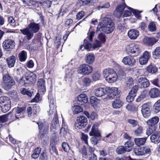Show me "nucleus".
<instances>
[{"label": "nucleus", "instance_id": "nucleus-25", "mask_svg": "<svg viewBox=\"0 0 160 160\" xmlns=\"http://www.w3.org/2000/svg\"><path fill=\"white\" fill-rule=\"evenodd\" d=\"M6 61L9 68H12L14 66L16 58L14 56H12L7 59Z\"/></svg>", "mask_w": 160, "mask_h": 160}, {"label": "nucleus", "instance_id": "nucleus-4", "mask_svg": "<svg viewBox=\"0 0 160 160\" xmlns=\"http://www.w3.org/2000/svg\"><path fill=\"white\" fill-rule=\"evenodd\" d=\"M103 75L107 81L110 83L115 82L118 78L117 74L114 70L109 68L103 70Z\"/></svg>", "mask_w": 160, "mask_h": 160}, {"label": "nucleus", "instance_id": "nucleus-35", "mask_svg": "<svg viewBox=\"0 0 160 160\" xmlns=\"http://www.w3.org/2000/svg\"><path fill=\"white\" fill-rule=\"evenodd\" d=\"M41 150V148L38 147L34 149L33 153L32 154V158L34 159H36L38 158Z\"/></svg>", "mask_w": 160, "mask_h": 160}, {"label": "nucleus", "instance_id": "nucleus-48", "mask_svg": "<svg viewBox=\"0 0 160 160\" xmlns=\"http://www.w3.org/2000/svg\"><path fill=\"white\" fill-rule=\"evenodd\" d=\"M102 43L98 40L96 39L92 45L93 49H95L101 47Z\"/></svg>", "mask_w": 160, "mask_h": 160}, {"label": "nucleus", "instance_id": "nucleus-5", "mask_svg": "<svg viewBox=\"0 0 160 160\" xmlns=\"http://www.w3.org/2000/svg\"><path fill=\"white\" fill-rule=\"evenodd\" d=\"M95 32L94 31L90 32L86 38L84 40L83 43L82 45L80 46V48L83 47L84 48L88 51H90L93 49L92 48V38L94 36Z\"/></svg>", "mask_w": 160, "mask_h": 160}, {"label": "nucleus", "instance_id": "nucleus-16", "mask_svg": "<svg viewBox=\"0 0 160 160\" xmlns=\"http://www.w3.org/2000/svg\"><path fill=\"white\" fill-rule=\"evenodd\" d=\"M150 57V53L147 51H145L143 54L139 58V62L140 64L142 65L146 64Z\"/></svg>", "mask_w": 160, "mask_h": 160}, {"label": "nucleus", "instance_id": "nucleus-57", "mask_svg": "<svg viewBox=\"0 0 160 160\" xmlns=\"http://www.w3.org/2000/svg\"><path fill=\"white\" fill-rule=\"evenodd\" d=\"M85 13L83 11H80L77 14L76 18L78 20H80L84 16Z\"/></svg>", "mask_w": 160, "mask_h": 160}, {"label": "nucleus", "instance_id": "nucleus-55", "mask_svg": "<svg viewBox=\"0 0 160 160\" xmlns=\"http://www.w3.org/2000/svg\"><path fill=\"white\" fill-rule=\"evenodd\" d=\"M99 137H96L93 136L91 138V142L94 145H96L98 144L99 140L98 138Z\"/></svg>", "mask_w": 160, "mask_h": 160}, {"label": "nucleus", "instance_id": "nucleus-37", "mask_svg": "<svg viewBox=\"0 0 160 160\" xmlns=\"http://www.w3.org/2000/svg\"><path fill=\"white\" fill-rule=\"evenodd\" d=\"M128 149H126L124 147L121 146H119L116 150V152L119 155H121L127 152Z\"/></svg>", "mask_w": 160, "mask_h": 160}, {"label": "nucleus", "instance_id": "nucleus-28", "mask_svg": "<svg viewBox=\"0 0 160 160\" xmlns=\"http://www.w3.org/2000/svg\"><path fill=\"white\" fill-rule=\"evenodd\" d=\"M147 70L149 73L152 74L158 72L157 67L152 64H150L147 67Z\"/></svg>", "mask_w": 160, "mask_h": 160}, {"label": "nucleus", "instance_id": "nucleus-32", "mask_svg": "<svg viewBox=\"0 0 160 160\" xmlns=\"http://www.w3.org/2000/svg\"><path fill=\"white\" fill-rule=\"evenodd\" d=\"M153 57L155 59L160 58V47H157L152 52Z\"/></svg>", "mask_w": 160, "mask_h": 160}, {"label": "nucleus", "instance_id": "nucleus-11", "mask_svg": "<svg viewBox=\"0 0 160 160\" xmlns=\"http://www.w3.org/2000/svg\"><path fill=\"white\" fill-rule=\"evenodd\" d=\"M11 102L8 98L6 96L0 97V106L5 107V110H9L11 108Z\"/></svg>", "mask_w": 160, "mask_h": 160}, {"label": "nucleus", "instance_id": "nucleus-9", "mask_svg": "<svg viewBox=\"0 0 160 160\" xmlns=\"http://www.w3.org/2000/svg\"><path fill=\"white\" fill-rule=\"evenodd\" d=\"M15 46V42L12 39H7L3 42V49L7 51H10Z\"/></svg>", "mask_w": 160, "mask_h": 160}, {"label": "nucleus", "instance_id": "nucleus-38", "mask_svg": "<svg viewBox=\"0 0 160 160\" xmlns=\"http://www.w3.org/2000/svg\"><path fill=\"white\" fill-rule=\"evenodd\" d=\"M149 128H147L146 131V134L148 136H149L153 134L155 132H156V127L155 125L149 126Z\"/></svg>", "mask_w": 160, "mask_h": 160}, {"label": "nucleus", "instance_id": "nucleus-19", "mask_svg": "<svg viewBox=\"0 0 160 160\" xmlns=\"http://www.w3.org/2000/svg\"><path fill=\"white\" fill-rule=\"evenodd\" d=\"M77 103L81 105L84 104L88 102V98L87 96L85 94H81L78 96L77 98Z\"/></svg>", "mask_w": 160, "mask_h": 160}, {"label": "nucleus", "instance_id": "nucleus-26", "mask_svg": "<svg viewBox=\"0 0 160 160\" xmlns=\"http://www.w3.org/2000/svg\"><path fill=\"white\" fill-rule=\"evenodd\" d=\"M123 102L119 99L114 100L112 103V106L115 109H119L122 106Z\"/></svg>", "mask_w": 160, "mask_h": 160}, {"label": "nucleus", "instance_id": "nucleus-47", "mask_svg": "<svg viewBox=\"0 0 160 160\" xmlns=\"http://www.w3.org/2000/svg\"><path fill=\"white\" fill-rule=\"evenodd\" d=\"M143 128L142 127L139 126L134 132V135L137 136H140L142 133Z\"/></svg>", "mask_w": 160, "mask_h": 160}, {"label": "nucleus", "instance_id": "nucleus-61", "mask_svg": "<svg viewBox=\"0 0 160 160\" xmlns=\"http://www.w3.org/2000/svg\"><path fill=\"white\" fill-rule=\"evenodd\" d=\"M150 85V83L149 81L147 79H145L143 83L141 85L142 87L143 88H147Z\"/></svg>", "mask_w": 160, "mask_h": 160}, {"label": "nucleus", "instance_id": "nucleus-27", "mask_svg": "<svg viewBox=\"0 0 160 160\" xmlns=\"http://www.w3.org/2000/svg\"><path fill=\"white\" fill-rule=\"evenodd\" d=\"M27 79L28 80L29 83L35 82L36 80V75L32 72H28L26 73Z\"/></svg>", "mask_w": 160, "mask_h": 160}, {"label": "nucleus", "instance_id": "nucleus-45", "mask_svg": "<svg viewBox=\"0 0 160 160\" xmlns=\"http://www.w3.org/2000/svg\"><path fill=\"white\" fill-rule=\"evenodd\" d=\"M149 30L151 32H154L156 30V24L154 22H150L148 27Z\"/></svg>", "mask_w": 160, "mask_h": 160}, {"label": "nucleus", "instance_id": "nucleus-60", "mask_svg": "<svg viewBox=\"0 0 160 160\" xmlns=\"http://www.w3.org/2000/svg\"><path fill=\"white\" fill-rule=\"evenodd\" d=\"M96 99L97 98L94 96H92L90 98V102L91 105L94 108H95V105H94V103Z\"/></svg>", "mask_w": 160, "mask_h": 160}, {"label": "nucleus", "instance_id": "nucleus-36", "mask_svg": "<svg viewBox=\"0 0 160 160\" xmlns=\"http://www.w3.org/2000/svg\"><path fill=\"white\" fill-rule=\"evenodd\" d=\"M84 113L88 118H90L92 120H93L97 118V113L95 111L92 112L91 114L90 115L89 113L86 111H84Z\"/></svg>", "mask_w": 160, "mask_h": 160}, {"label": "nucleus", "instance_id": "nucleus-17", "mask_svg": "<svg viewBox=\"0 0 160 160\" xmlns=\"http://www.w3.org/2000/svg\"><path fill=\"white\" fill-rule=\"evenodd\" d=\"M95 95L98 97H101L107 93V88H98L94 90Z\"/></svg>", "mask_w": 160, "mask_h": 160}, {"label": "nucleus", "instance_id": "nucleus-1", "mask_svg": "<svg viewBox=\"0 0 160 160\" xmlns=\"http://www.w3.org/2000/svg\"><path fill=\"white\" fill-rule=\"evenodd\" d=\"M115 28L114 23L109 15L106 16L102 22H99L98 25L97 31H102L107 34L112 32Z\"/></svg>", "mask_w": 160, "mask_h": 160}, {"label": "nucleus", "instance_id": "nucleus-12", "mask_svg": "<svg viewBox=\"0 0 160 160\" xmlns=\"http://www.w3.org/2000/svg\"><path fill=\"white\" fill-rule=\"evenodd\" d=\"M37 123L40 129L39 135L41 138H42L48 132L49 126L47 123H42L40 122H38Z\"/></svg>", "mask_w": 160, "mask_h": 160}, {"label": "nucleus", "instance_id": "nucleus-14", "mask_svg": "<svg viewBox=\"0 0 160 160\" xmlns=\"http://www.w3.org/2000/svg\"><path fill=\"white\" fill-rule=\"evenodd\" d=\"M98 123L97 122H95L93 124L91 130L89 132L90 136L97 137H101V132L98 129Z\"/></svg>", "mask_w": 160, "mask_h": 160}, {"label": "nucleus", "instance_id": "nucleus-33", "mask_svg": "<svg viewBox=\"0 0 160 160\" xmlns=\"http://www.w3.org/2000/svg\"><path fill=\"white\" fill-rule=\"evenodd\" d=\"M56 141V138L55 136H52L51 138L50 146L52 148V150L55 153L57 152L56 149L54 146Z\"/></svg>", "mask_w": 160, "mask_h": 160}, {"label": "nucleus", "instance_id": "nucleus-24", "mask_svg": "<svg viewBox=\"0 0 160 160\" xmlns=\"http://www.w3.org/2000/svg\"><path fill=\"white\" fill-rule=\"evenodd\" d=\"M95 57L93 54L88 53L86 55L85 60L88 64H91L94 61Z\"/></svg>", "mask_w": 160, "mask_h": 160}, {"label": "nucleus", "instance_id": "nucleus-64", "mask_svg": "<svg viewBox=\"0 0 160 160\" xmlns=\"http://www.w3.org/2000/svg\"><path fill=\"white\" fill-rule=\"evenodd\" d=\"M128 122L129 123L133 125V127L136 126L138 124V122L133 119H128Z\"/></svg>", "mask_w": 160, "mask_h": 160}, {"label": "nucleus", "instance_id": "nucleus-41", "mask_svg": "<svg viewBox=\"0 0 160 160\" xmlns=\"http://www.w3.org/2000/svg\"><path fill=\"white\" fill-rule=\"evenodd\" d=\"M133 143L130 141H127L125 144V147L126 149H128V152H129L131 151L133 147Z\"/></svg>", "mask_w": 160, "mask_h": 160}, {"label": "nucleus", "instance_id": "nucleus-21", "mask_svg": "<svg viewBox=\"0 0 160 160\" xmlns=\"http://www.w3.org/2000/svg\"><path fill=\"white\" fill-rule=\"evenodd\" d=\"M151 141L155 143H158L160 142V132H155L150 137Z\"/></svg>", "mask_w": 160, "mask_h": 160}, {"label": "nucleus", "instance_id": "nucleus-56", "mask_svg": "<svg viewBox=\"0 0 160 160\" xmlns=\"http://www.w3.org/2000/svg\"><path fill=\"white\" fill-rule=\"evenodd\" d=\"M47 158L48 157L46 152H45L43 151L40 155L39 159L40 160H47Z\"/></svg>", "mask_w": 160, "mask_h": 160}, {"label": "nucleus", "instance_id": "nucleus-15", "mask_svg": "<svg viewBox=\"0 0 160 160\" xmlns=\"http://www.w3.org/2000/svg\"><path fill=\"white\" fill-rule=\"evenodd\" d=\"M126 7H127L128 8V7L126 5L124 2L122 4L118 5L114 11L115 15L118 18L121 17L123 11Z\"/></svg>", "mask_w": 160, "mask_h": 160}, {"label": "nucleus", "instance_id": "nucleus-59", "mask_svg": "<svg viewBox=\"0 0 160 160\" xmlns=\"http://www.w3.org/2000/svg\"><path fill=\"white\" fill-rule=\"evenodd\" d=\"M143 117L145 118H148L150 115V111H141Z\"/></svg>", "mask_w": 160, "mask_h": 160}, {"label": "nucleus", "instance_id": "nucleus-30", "mask_svg": "<svg viewBox=\"0 0 160 160\" xmlns=\"http://www.w3.org/2000/svg\"><path fill=\"white\" fill-rule=\"evenodd\" d=\"M159 119L158 117H154L148 120L147 123L149 126L155 125L159 121Z\"/></svg>", "mask_w": 160, "mask_h": 160}, {"label": "nucleus", "instance_id": "nucleus-29", "mask_svg": "<svg viewBox=\"0 0 160 160\" xmlns=\"http://www.w3.org/2000/svg\"><path fill=\"white\" fill-rule=\"evenodd\" d=\"M147 138H136L134 139L135 143L138 146L142 145L144 144L147 140Z\"/></svg>", "mask_w": 160, "mask_h": 160}, {"label": "nucleus", "instance_id": "nucleus-51", "mask_svg": "<svg viewBox=\"0 0 160 160\" xmlns=\"http://www.w3.org/2000/svg\"><path fill=\"white\" fill-rule=\"evenodd\" d=\"M147 92L146 91H144L142 92L141 94L137 99L138 102H139L145 98L147 95Z\"/></svg>", "mask_w": 160, "mask_h": 160}, {"label": "nucleus", "instance_id": "nucleus-53", "mask_svg": "<svg viewBox=\"0 0 160 160\" xmlns=\"http://www.w3.org/2000/svg\"><path fill=\"white\" fill-rule=\"evenodd\" d=\"M21 92L24 95H27L29 97H31L32 95L31 93L25 88H23L22 89L21 91Z\"/></svg>", "mask_w": 160, "mask_h": 160}, {"label": "nucleus", "instance_id": "nucleus-13", "mask_svg": "<svg viewBox=\"0 0 160 160\" xmlns=\"http://www.w3.org/2000/svg\"><path fill=\"white\" fill-rule=\"evenodd\" d=\"M122 62L125 65L132 67L135 65L136 61L133 57L129 56L124 58L122 60Z\"/></svg>", "mask_w": 160, "mask_h": 160}, {"label": "nucleus", "instance_id": "nucleus-31", "mask_svg": "<svg viewBox=\"0 0 160 160\" xmlns=\"http://www.w3.org/2000/svg\"><path fill=\"white\" fill-rule=\"evenodd\" d=\"M27 58V52L24 51L20 52L18 54V58L21 62L25 61Z\"/></svg>", "mask_w": 160, "mask_h": 160}, {"label": "nucleus", "instance_id": "nucleus-42", "mask_svg": "<svg viewBox=\"0 0 160 160\" xmlns=\"http://www.w3.org/2000/svg\"><path fill=\"white\" fill-rule=\"evenodd\" d=\"M7 94L11 97L14 99H17L18 98V95L17 92L14 91L13 90L8 92Z\"/></svg>", "mask_w": 160, "mask_h": 160}, {"label": "nucleus", "instance_id": "nucleus-18", "mask_svg": "<svg viewBox=\"0 0 160 160\" xmlns=\"http://www.w3.org/2000/svg\"><path fill=\"white\" fill-rule=\"evenodd\" d=\"M45 81L43 78L39 79L38 82V91L42 94L44 93L46 91V87L45 85Z\"/></svg>", "mask_w": 160, "mask_h": 160}, {"label": "nucleus", "instance_id": "nucleus-58", "mask_svg": "<svg viewBox=\"0 0 160 160\" xmlns=\"http://www.w3.org/2000/svg\"><path fill=\"white\" fill-rule=\"evenodd\" d=\"M153 107L155 110H160V99L154 103Z\"/></svg>", "mask_w": 160, "mask_h": 160}, {"label": "nucleus", "instance_id": "nucleus-2", "mask_svg": "<svg viewBox=\"0 0 160 160\" xmlns=\"http://www.w3.org/2000/svg\"><path fill=\"white\" fill-rule=\"evenodd\" d=\"M39 29V24L33 22L29 24L28 27L20 29V31L23 35H26L27 39L29 40L33 37V33L37 32Z\"/></svg>", "mask_w": 160, "mask_h": 160}, {"label": "nucleus", "instance_id": "nucleus-52", "mask_svg": "<svg viewBox=\"0 0 160 160\" xmlns=\"http://www.w3.org/2000/svg\"><path fill=\"white\" fill-rule=\"evenodd\" d=\"M134 84L133 80L131 77H129L126 82V85L127 87H129Z\"/></svg>", "mask_w": 160, "mask_h": 160}, {"label": "nucleus", "instance_id": "nucleus-7", "mask_svg": "<svg viewBox=\"0 0 160 160\" xmlns=\"http://www.w3.org/2000/svg\"><path fill=\"white\" fill-rule=\"evenodd\" d=\"M126 49L127 51L132 54H135L136 56L141 53L139 45L134 43H130L128 45Z\"/></svg>", "mask_w": 160, "mask_h": 160}, {"label": "nucleus", "instance_id": "nucleus-20", "mask_svg": "<svg viewBox=\"0 0 160 160\" xmlns=\"http://www.w3.org/2000/svg\"><path fill=\"white\" fill-rule=\"evenodd\" d=\"M158 41L154 38L145 37L143 40V42L148 46H152Z\"/></svg>", "mask_w": 160, "mask_h": 160}, {"label": "nucleus", "instance_id": "nucleus-54", "mask_svg": "<svg viewBox=\"0 0 160 160\" xmlns=\"http://www.w3.org/2000/svg\"><path fill=\"white\" fill-rule=\"evenodd\" d=\"M126 108L128 110H134L136 109V108L132 102H130L126 106Z\"/></svg>", "mask_w": 160, "mask_h": 160}, {"label": "nucleus", "instance_id": "nucleus-34", "mask_svg": "<svg viewBox=\"0 0 160 160\" xmlns=\"http://www.w3.org/2000/svg\"><path fill=\"white\" fill-rule=\"evenodd\" d=\"M118 88L116 87H112L111 88V93L108 95V97L112 99L114 97L118 94Z\"/></svg>", "mask_w": 160, "mask_h": 160}, {"label": "nucleus", "instance_id": "nucleus-8", "mask_svg": "<svg viewBox=\"0 0 160 160\" xmlns=\"http://www.w3.org/2000/svg\"><path fill=\"white\" fill-rule=\"evenodd\" d=\"M88 120L87 118L85 116H80L77 117V122L75 123V128H84L87 124Z\"/></svg>", "mask_w": 160, "mask_h": 160}, {"label": "nucleus", "instance_id": "nucleus-62", "mask_svg": "<svg viewBox=\"0 0 160 160\" xmlns=\"http://www.w3.org/2000/svg\"><path fill=\"white\" fill-rule=\"evenodd\" d=\"M40 95L39 93H37L35 97L31 100L32 102H38L39 101Z\"/></svg>", "mask_w": 160, "mask_h": 160}, {"label": "nucleus", "instance_id": "nucleus-43", "mask_svg": "<svg viewBox=\"0 0 160 160\" xmlns=\"http://www.w3.org/2000/svg\"><path fill=\"white\" fill-rule=\"evenodd\" d=\"M97 38L102 43L104 44L106 42V36L102 33L98 34Z\"/></svg>", "mask_w": 160, "mask_h": 160}, {"label": "nucleus", "instance_id": "nucleus-3", "mask_svg": "<svg viewBox=\"0 0 160 160\" xmlns=\"http://www.w3.org/2000/svg\"><path fill=\"white\" fill-rule=\"evenodd\" d=\"M15 82L13 78L8 73L4 74L2 82V88L6 91L11 89L12 86L15 85Z\"/></svg>", "mask_w": 160, "mask_h": 160}, {"label": "nucleus", "instance_id": "nucleus-50", "mask_svg": "<svg viewBox=\"0 0 160 160\" xmlns=\"http://www.w3.org/2000/svg\"><path fill=\"white\" fill-rule=\"evenodd\" d=\"M62 147L63 150L65 152H68L70 148L68 144L66 142H63L62 144Z\"/></svg>", "mask_w": 160, "mask_h": 160}, {"label": "nucleus", "instance_id": "nucleus-22", "mask_svg": "<svg viewBox=\"0 0 160 160\" xmlns=\"http://www.w3.org/2000/svg\"><path fill=\"white\" fill-rule=\"evenodd\" d=\"M128 36L132 40L136 39L139 36V32L137 29L130 30L128 32Z\"/></svg>", "mask_w": 160, "mask_h": 160}, {"label": "nucleus", "instance_id": "nucleus-6", "mask_svg": "<svg viewBox=\"0 0 160 160\" xmlns=\"http://www.w3.org/2000/svg\"><path fill=\"white\" fill-rule=\"evenodd\" d=\"M93 70L92 68L87 64H82L78 68L77 72L79 74L84 75L90 74Z\"/></svg>", "mask_w": 160, "mask_h": 160}, {"label": "nucleus", "instance_id": "nucleus-44", "mask_svg": "<svg viewBox=\"0 0 160 160\" xmlns=\"http://www.w3.org/2000/svg\"><path fill=\"white\" fill-rule=\"evenodd\" d=\"M142 107V110H149L152 109V105L151 102H148L143 104Z\"/></svg>", "mask_w": 160, "mask_h": 160}, {"label": "nucleus", "instance_id": "nucleus-39", "mask_svg": "<svg viewBox=\"0 0 160 160\" xmlns=\"http://www.w3.org/2000/svg\"><path fill=\"white\" fill-rule=\"evenodd\" d=\"M27 75L26 73H25V76L22 77V78H21L19 81V83L21 86H24L26 83H29V82L27 79Z\"/></svg>", "mask_w": 160, "mask_h": 160}, {"label": "nucleus", "instance_id": "nucleus-63", "mask_svg": "<svg viewBox=\"0 0 160 160\" xmlns=\"http://www.w3.org/2000/svg\"><path fill=\"white\" fill-rule=\"evenodd\" d=\"M88 136L87 135L84 133H82L81 139L84 141V143L87 145H88Z\"/></svg>", "mask_w": 160, "mask_h": 160}, {"label": "nucleus", "instance_id": "nucleus-10", "mask_svg": "<svg viewBox=\"0 0 160 160\" xmlns=\"http://www.w3.org/2000/svg\"><path fill=\"white\" fill-rule=\"evenodd\" d=\"M150 149L147 147H143L140 148L137 147L133 149V152L137 156H142L146 154L149 153Z\"/></svg>", "mask_w": 160, "mask_h": 160}, {"label": "nucleus", "instance_id": "nucleus-49", "mask_svg": "<svg viewBox=\"0 0 160 160\" xmlns=\"http://www.w3.org/2000/svg\"><path fill=\"white\" fill-rule=\"evenodd\" d=\"M100 76L101 74L98 72H96L92 75V79L94 81H96L99 80Z\"/></svg>", "mask_w": 160, "mask_h": 160}, {"label": "nucleus", "instance_id": "nucleus-46", "mask_svg": "<svg viewBox=\"0 0 160 160\" xmlns=\"http://www.w3.org/2000/svg\"><path fill=\"white\" fill-rule=\"evenodd\" d=\"M91 81L88 78L85 77L82 80V82L83 85L85 87L89 86L91 83Z\"/></svg>", "mask_w": 160, "mask_h": 160}, {"label": "nucleus", "instance_id": "nucleus-23", "mask_svg": "<svg viewBox=\"0 0 160 160\" xmlns=\"http://www.w3.org/2000/svg\"><path fill=\"white\" fill-rule=\"evenodd\" d=\"M149 94L152 98H157L160 96V90L156 88H153L150 90Z\"/></svg>", "mask_w": 160, "mask_h": 160}, {"label": "nucleus", "instance_id": "nucleus-40", "mask_svg": "<svg viewBox=\"0 0 160 160\" xmlns=\"http://www.w3.org/2000/svg\"><path fill=\"white\" fill-rule=\"evenodd\" d=\"M128 7V9L130 10L131 12H132L134 15L135 16V17L137 18L138 19H140L141 18V16L140 15V12H141H141H139V11L134 9L130 7Z\"/></svg>", "mask_w": 160, "mask_h": 160}]
</instances>
